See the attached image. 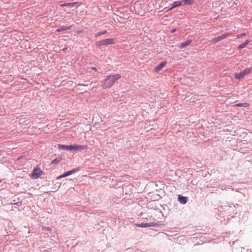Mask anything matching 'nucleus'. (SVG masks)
<instances>
[{
  "label": "nucleus",
  "instance_id": "f257e3e1",
  "mask_svg": "<svg viewBox=\"0 0 252 252\" xmlns=\"http://www.w3.org/2000/svg\"><path fill=\"white\" fill-rule=\"evenodd\" d=\"M121 78L120 74H114L108 75L106 78L102 81L101 87L103 89H108L111 88L115 82Z\"/></svg>",
  "mask_w": 252,
  "mask_h": 252
},
{
  "label": "nucleus",
  "instance_id": "f03ea898",
  "mask_svg": "<svg viewBox=\"0 0 252 252\" xmlns=\"http://www.w3.org/2000/svg\"><path fill=\"white\" fill-rule=\"evenodd\" d=\"M59 149L60 150H65V151H81L85 150L86 148V146L82 145H58Z\"/></svg>",
  "mask_w": 252,
  "mask_h": 252
},
{
  "label": "nucleus",
  "instance_id": "7ed1b4c3",
  "mask_svg": "<svg viewBox=\"0 0 252 252\" xmlns=\"http://www.w3.org/2000/svg\"><path fill=\"white\" fill-rule=\"evenodd\" d=\"M115 43V39L114 38H107L96 41L95 45L97 47H100L101 46L104 45L114 44Z\"/></svg>",
  "mask_w": 252,
  "mask_h": 252
},
{
  "label": "nucleus",
  "instance_id": "20e7f679",
  "mask_svg": "<svg viewBox=\"0 0 252 252\" xmlns=\"http://www.w3.org/2000/svg\"><path fill=\"white\" fill-rule=\"evenodd\" d=\"M42 171L38 167L34 168L32 177L33 179H37L42 175Z\"/></svg>",
  "mask_w": 252,
  "mask_h": 252
},
{
  "label": "nucleus",
  "instance_id": "39448f33",
  "mask_svg": "<svg viewBox=\"0 0 252 252\" xmlns=\"http://www.w3.org/2000/svg\"><path fill=\"white\" fill-rule=\"evenodd\" d=\"M227 33L222 34L220 36H218V37L213 38L212 41L214 43H217L227 37Z\"/></svg>",
  "mask_w": 252,
  "mask_h": 252
},
{
  "label": "nucleus",
  "instance_id": "423d86ee",
  "mask_svg": "<svg viewBox=\"0 0 252 252\" xmlns=\"http://www.w3.org/2000/svg\"><path fill=\"white\" fill-rule=\"evenodd\" d=\"M188 199V197L186 196H184L181 195H178V201L182 204H185L187 202Z\"/></svg>",
  "mask_w": 252,
  "mask_h": 252
},
{
  "label": "nucleus",
  "instance_id": "0eeeda50",
  "mask_svg": "<svg viewBox=\"0 0 252 252\" xmlns=\"http://www.w3.org/2000/svg\"><path fill=\"white\" fill-rule=\"evenodd\" d=\"M166 62H163L159 63L158 65H157L155 68V71L156 72H159L166 64Z\"/></svg>",
  "mask_w": 252,
  "mask_h": 252
},
{
  "label": "nucleus",
  "instance_id": "6e6552de",
  "mask_svg": "<svg viewBox=\"0 0 252 252\" xmlns=\"http://www.w3.org/2000/svg\"><path fill=\"white\" fill-rule=\"evenodd\" d=\"M182 4L181 1H175L172 4V7L168 9L167 11L171 10L174 8L180 6Z\"/></svg>",
  "mask_w": 252,
  "mask_h": 252
},
{
  "label": "nucleus",
  "instance_id": "1a4fd4ad",
  "mask_svg": "<svg viewBox=\"0 0 252 252\" xmlns=\"http://www.w3.org/2000/svg\"><path fill=\"white\" fill-rule=\"evenodd\" d=\"M226 211H228L229 213H234L236 210V207L235 205L232 206H225Z\"/></svg>",
  "mask_w": 252,
  "mask_h": 252
},
{
  "label": "nucleus",
  "instance_id": "9d476101",
  "mask_svg": "<svg viewBox=\"0 0 252 252\" xmlns=\"http://www.w3.org/2000/svg\"><path fill=\"white\" fill-rule=\"evenodd\" d=\"M191 39H189L186 41L185 42L181 43L179 46V47L181 49H184L186 48L187 46H189L191 42H192Z\"/></svg>",
  "mask_w": 252,
  "mask_h": 252
},
{
  "label": "nucleus",
  "instance_id": "9b49d317",
  "mask_svg": "<svg viewBox=\"0 0 252 252\" xmlns=\"http://www.w3.org/2000/svg\"><path fill=\"white\" fill-rule=\"evenodd\" d=\"M77 3V2H70V3H63L60 5V6L62 7H72L75 6Z\"/></svg>",
  "mask_w": 252,
  "mask_h": 252
},
{
  "label": "nucleus",
  "instance_id": "f8f14e48",
  "mask_svg": "<svg viewBox=\"0 0 252 252\" xmlns=\"http://www.w3.org/2000/svg\"><path fill=\"white\" fill-rule=\"evenodd\" d=\"M244 76V74H243L242 71H241L240 73H235L234 75V78L239 80L243 78Z\"/></svg>",
  "mask_w": 252,
  "mask_h": 252
},
{
  "label": "nucleus",
  "instance_id": "ddd939ff",
  "mask_svg": "<svg viewBox=\"0 0 252 252\" xmlns=\"http://www.w3.org/2000/svg\"><path fill=\"white\" fill-rule=\"evenodd\" d=\"M79 171L78 169H74L71 170L67 171V172L64 173V175H65L66 177L70 175L73 173H75Z\"/></svg>",
  "mask_w": 252,
  "mask_h": 252
},
{
  "label": "nucleus",
  "instance_id": "4468645a",
  "mask_svg": "<svg viewBox=\"0 0 252 252\" xmlns=\"http://www.w3.org/2000/svg\"><path fill=\"white\" fill-rule=\"evenodd\" d=\"M136 225L138 227L145 228L151 226L150 223H141L139 224H136Z\"/></svg>",
  "mask_w": 252,
  "mask_h": 252
},
{
  "label": "nucleus",
  "instance_id": "2eb2a0df",
  "mask_svg": "<svg viewBox=\"0 0 252 252\" xmlns=\"http://www.w3.org/2000/svg\"><path fill=\"white\" fill-rule=\"evenodd\" d=\"M182 2V4L183 5H190L192 4L194 0H183V1H181Z\"/></svg>",
  "mask_w": 252,
  "mask_h": 252
},
{
  "label": "nucleus",
  "instance_id": "dca6fc26",
  "mask_svg": "<svg viewBox=\"0 0 252 252\" xmlns=\"http://www.w3.org/2000/svg\"><path fill=\"white\" fill-rule=\"evenodd\" d=\"M70 28H71V26L66 27V26H63L61 27L60 28L56 30V31L58 32H61L63 31L68 30L70 29Z\"/></svg>",
  "mask_w": 252,
  "mask_h": 252
},
{
  "label": "nucleus",
  "instance_id": "f3484780",
  "mask_svg": "<svg viewBox=\"0 0 252 252\" xmlns=\"http://www.w3.org/2000/svg\"><path fill=\"white\" fill-rule=\"evenodd\" d=\"M249 42H250L249 40H246L243 43L240 44L238 46V48H237L238 49L241 50V49L245 48L249 43Z\"/></svg>",
  "mask_w": 252,
  "mask_h": 252
},
{
  "label": "nucleus",
  "instance_id": "a211bd4d",
  "mask_svg": "<svg viewBox=\"0 0 252 252\" xmlns=\"http://www.w3.org/2000/svg\"><path fill=\"white\" fill-rule=\"evenodd\" d=\"M250 104L248 103H240L236 104L234 106L235 107H249Z\"/></svg>",
  "mask_w": 252,
  "mask_h": 252
},
{
  "label": "nucleus",
  "instance_id": "6ab92c4d",
  "mask_svg": "<svg viewBox=\"0 0 252 252\" xmlns=\"http://www.w3.org/2000/svg\"><path fill=\"white\" fill-rule=\"evenodd\" d=\"M61 160V158H56L55 159H53V160H52V161L51 162V163L53 164H56L58 163Z\"/></svg>",
  "mask_w": 252,
  "mask_h": 252
},
{
  "label": "nucleus",
  "instance_id": "aec40b11",
  "mask_svg": "<svg viewBox=\"0 0 252 252\" xmlns=\"http://www.w3.org/2000/svg\"><path fill=\"white\" fill-rule=\"evenodd\" d=\"M251 71V68H247L245 69H244L243 71H242V72L245 76L246 74H248V73H249Z\"/></svg>",
  "mask_w": 252,
  "mask_h": 252
},
{
  "label": "nucleus",
  "instance_id": "412c9836",
  "mask_svg": "<svg viewBox=\"0 0 252 252\" xmlns=\"http://www.w3.org/2000/svg\"><path fill=\"white\" fill-rule=\"evenodd\" d=\"M42 230H47L48 231H51L52 230V229L49 227H46V226H42Z\"/></svg>",
  "mask_w": 252,
  "mask_h": 252
},
{
  "label": "nucleus",
  "instance_id": "4be33fe9",
  "mask_svg": "<svg viewBox=\"0 0 252 252\" xmlns=\"http://www.w3.org/2000/svg\"><path fill=\"white\" fill-rule=\"evenodd\" d=\"M106 32H107L106 31H104L99 32L98 33H97V34L96 35V36L102 35L105 34V33H106Z\"/></svg>",
  "mask_w": 252,
  "mask_h": 252
},
{
  "label": "nucleus",
  "instance_id": "5701e85b",
  "mask_svg": "<svg viewBox=\"0 0 252 252\" xmlns=\"http://www.w3.org/2000/svg\"><path fill=\"white\" fill-rule=\"evenodd\" d=\"M64 177H66V176L64 175V173H63V175L57 177L56 179H57V180H58V179H61L62 178H64Z\"/></svg>",
  "mask_w": 252,
  "mask_h": 252
},
{
  "label": "nucleus",
  "instance_id": "b1692460",
  "mask_svg": "<svg viewBox=\"0 0 252 252\" xmlns=\"http://www.w3.org/2000/svg\"><path fill=\"white\" fill-rule=\"evenodd\" d=\"M161 206L162 209L164 210H165V208L167 207V205H162Z\"/></svg>",
  "mask_w": 252,
  "mask_h": 252
},
{
  "label": "nucleus",
  "instance_id": "393cba45",
  "mask_svg": "<svg viewBox=\"0 0 252 252\" xmlns=\"http://www.w3.org/2000/svg\"><path fill=\"white\" fill-rule=\"evenodd\" d=\"M91 69H92V70H94L95 71H96L97 70V69H96V68L94 67H92L91 68Z\"/></svg>",
  "mask_w": 252,
  "mask_h": 252
},
{
  "label": "nucleus",
  "instance_id": "a878e982",
  "mask_svg": "<svg viewBox=\"0 0 252 252\" xmlns=\"http://www.w3.org/2000/svg\"><path fill=\"white\" fill-rule=\"evenodd\" d=\"M21 202H18L17 203H15V204L17 205V206H20L21 205Z\"/></svg>",
  "mask_w": 252,
  "mask_h": 252
},
{
  "label": "nucleus",
  "instance_id": "bb28decb",
  "mask_svg": "<svg viewBox=\"0 0 252 252\" xmlns=\"http://www.w3.org/2000/svg\"><path fill=\"white\" fill-rule=\"evenodd\" d=\"M176 31V29H173L171 31V33H174Z\"/></svg>",
  "mask_w": 252,
  "mask_h": 252
},
{
  "label": "nucleus",
  "instance_id": "cd10ccee",
  "mask_svg": "<svg viewBox=\"0 0 252 252\" xmlns=\"http://www.w3.org/2000/svg\"><path fill=\"white\" fill-rule=\"evenodd\" d=\"M246 35V33H242V34H241V36H244V35Z\"/></svg>",
  "mask_w": 252,
  "mask_h": 252
},
{
  "label": "nucleus",
  "instance_id": "c85d7f7f",
  "mask_svg": "<svg viewBox=\"0 0 252 252\" xmlns=\"http://www.w3.org/2000/svg\"><path fill=\"white\" fill-rule=\"evenodd\" d=\"M83 86H87V85H83Z\"/></svg>",
  "mask_w": 252,
  "mask_h": 252
}]
</instances>
